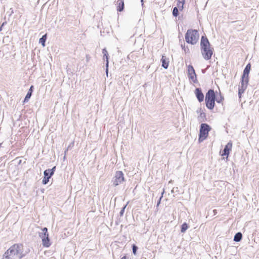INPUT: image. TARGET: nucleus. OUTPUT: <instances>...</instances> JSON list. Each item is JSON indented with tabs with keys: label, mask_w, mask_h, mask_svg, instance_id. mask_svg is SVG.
<instances>
[{
	"label": "nucleus",
	"mask_w": 259,
	"mask_h": 259,
	"mask_svg": "<svg viewBox=\"0 0 259 259\" xmlns=\"http://www.w3.org/2000/svg\"><path fill=\"white\" fill-rule=\"evenodd\" d=\"M120 259H126V256L125 255L122 256Z\"/></svg>",
	"instance_id": "obj_32"
},
{
	"label": "nucleus",
	"mask_w": 259,
	"mask_h": 259,
	"mask_svg": "<svg viewBox=\"0 0 259 259\" xmlns=\"http://www.w3.org/2000/svg\"><path fill=\"white\" fill-rule=\"evenodd\" d=\"M47 40V34L42 35L41 37H40L39 39V43L40 44L42 47H45L46 44V41Z\"/></svg>",
	"instance_id": "obj_20"
},
{
	"label": "nucleus",
	"mask_w": 259,
	"mask_h": 259,
	"mask_svg": "<svg viewBox=\"0 0 259 259\" xmlns=\"http://www.w3.org/2000/svg\"><path fill=\"white\" fill-rule=\"evenodd\" d=\"M31 96H32L31 94L27 92V93L24 98V100L23 101V103L27 102L29 101V99L31 98Z\"/></svg>",
	"instance_id": "obj_23"
},
{
	"label": "nucleus",
	"mask_w": 259,
	"mask_h": 259,
	"mask_svg": "<svg viewBox=\"0 0 259 259\" xmlns=\"http://www.w3.org/2000/svg\"><path fill=\"white\" fill-rule=\"evenodd\" d=\"M224 100V97L221 95V93H220V97L218 99L217 98V100H215V101H217L218 103H221L223 102V101Z\"/></svg>",
	"instance_id": "obj_24"
},
{
	"label": "nucleus",
	"mask_w": 259,
	"mask_h": 259,
	"mask_svg": "<svg viewBox=\"0 0 259 259\" xmlns=\"http://www.w3.org/2000/svg\"><path fill=\"white\" fill-rule=\"evenodd\" d=\"M181 47L182 49L184 51L185 53H187L189 52V49L187 47H185V43L184 44H181Z\"/></svg>",
	"instance_id": "obj_26"
},
{
	"label": "nucleus",
	"mask_w": 259,
	"mask_h": 259,
	"mask_svg": "<svg viewBox=\"0 0 259 259\" xmlns=\"http://www.w3.org/2000/svg\"><path fill=\"white\" fill-rule=\"evenodd\" d=\"M201 53L205 60H209L211 58L213 53V48L205 35H202L200 40Z\"/></svg>",
	"instance_id": "obj_2"
},
{
	"label": "nucleus",
	"mask_w": 259,
	"mask_h": 259,
	"mask_svg": "<svg viewBox=\"0 0 259 259\" xmlns=\"http://www.w3.org/2000/svg\"><path fill=\"white\" fill-rule=\"evenodd\" d=\"M117 7V11L118 12H122L124 8V3L123 0H116Z\"/></svg>",
	"instance_id": "obj_15"
},
{
	"label": "nucleus",
	"mask_w": 259,
	"mask_h": 259,
	"mask_svg": "<svg viewBox=\"0 0 259 259\" xmlns=\"http://www.w3.org/2000/svg\"><path fill=\"white\" fill-rule=\"evenodd\" d=\"M248 82H245L244 81H241V85L239 86L238 89V96L240 98L241 95L243 94L246 90Z\"/></svg>",
	"instance_id": "obj_14"
},
{
	"label": "nucleus",
	"mask_w": 259,
	"mask_h": 259,
	"mask_svg": "<svg viewBox=\"0 0 259 259\" xmlns=\"http://www.w3.org/2000/svg\"><path fill=\"white\" fill-rule=\"evenodd\" d=\"M232 147V143L231 141L229 142L225 146L223 150L222 155L228 156L230 154V151L231 150Z\"/></svg>",
	"instance_id": "obj_12"
},
{
	"label": "nucleus",
	"mask_w": 259,
	"mask_h": 259,
	"mask_svg": "<svg viewBox=\"0 0 259 259\" xmlns=\"http://www.w3.org/2000/svg\"><path fill=\"white\" fill-rule=\"evenodd\" d=\"M143 2H144V1H143V0H141V3H142V6L144 5V4H143Z\"/></svg>",
	"instance_id": "obj_33"
},
{
	"label": "nucleus",
	"mask_w": 259,
	"mask_h": 259,
	"mask_svg": "<svg viewBox=\"0 0 259 259\" xmlns=\"http://www.w3.org/2000/svg\"><path fill=\"white\" fill-rule=\"evenodd\" d=\"M1 1L2 2V0H1Z\"/></svg>",
	"instance_id": "obj_37"
},
{
	"label": "nucleus",
	"mask_w": 259,
	"mask_h": 259,
	"mask_svg": "<svg viewBox=\"0 0 259 259\" xmlns=\"http://www.w3.org/2000/svg\"><path fill=\"white\" fill-rule=\"evenodd\" d=\"M56 168V166H54L51 169H47L44 171V177L42 181V184L46 185L48 183L50 179L54 174Z\"/></svg>",
	"instance_id": "obj_8"
},
{
	"label": "nucleus",
	"mask_w": 259,
	"mask_h": 259,
	"mask_svg": "<svg viewBox=\"0 0 259 259\" xmlns=\"http://www.w3.org/2000/svg\"><path fill=\"white\" fill-rule=\"evenodd\" d=\"M33 89H34V87L32 85L30 86L28 91V93H30L31 94H32V93H33Z\"/></svg>",
	"instance_id": "obj_30"
},
{
	"label": "nucleus",
	"mask_w": 259,
	"mask_h": 259,
	"mask_svg": "<svg viewBox=\"0 0 259 259\" xmlns=\"http://www.w3.org/2000/svg\"><path fill=\"white\" fill-rule=\"evenodd\" d=\"M21 163V160H20L19 163Z\"/></svg>",
	"instance_id": "obj_35"
},
{
	"label": "nucleus",
	"mask_w": 259,
	"mask_h": 259,
	"mask_svg": "<svg viewBox=\"0 0 259 259\" xmlns=\"http://www.w3.org/2000/svg\"><path fill=\"white\" fill-rule=\"evenodd\" d=\"M125 181V179L123 172L120 170L116 171L115 176L113 178V180L112 181L113 185L114 186H117L119 184L123 183V182Z\"/></svg>",
	"instance_id": "obj_7"
},
{
	"label": "nucleus",
	"mask_w": 259,
	"mask_h": 259,
	"mask_svg": "<svg viewBox=\"0 0 259 259\" xmlns=\"http://www.w3.org/2000/svg\"><path fill=\"white\" fill-rule=\"evenodd\" d=\"M41 232L39 233V237L41 239L44 247H49L51 245V240L49 238L48 228L44 227L41 229Z\"/></svg>",
	"instance_id": "obj_6"
},
{
	"label": "nucleus",
	"mask_w": 259,
	"mask_h": 259,
	"mask_svg": "<svg viewBox=\"0 0 259 259\" xmlns=\"http://www.w3.org/2000/svg\"><path fill=\"white\" fill-rule=\"evenodd\" d=\"M251 69V64L248 63L245 66L243 74L241 76V81H244L245 82H248L249 81V73Z\"/></svg>",
	"instance_id": "obj_10"
},
{
	"label": "nucleus",
	"mask_w": 259,
	"mask_h": 259,
	"mask_svg": "<svg viewBox=\"0 0 259 259\" xmlns=\"http://www.w3.org/2000/svg\"><path fill=\"white\" fill-rule=\"evenodd\" d=\"M188 76L189 79L191 80L194 83L198 82L195 71L191 65L188 66Z\"/></svg>",
	"instance_id": "obj_9"
},
{
	"label": "nucleus",
	"mask_w": 259,
	"mask_h": 259,
	"mask_svg": "<svg viewBox=\"0 0 259 259\" xmlns=\"http://www.w3.org/2000/svg\"><path fill=\"white\" fill-rule=\"evenodd\" d=\"M138 249V246H136L135 244H133L132 245L133 253L134 255L137 254V251Z\"/></svg>",
	"instance_id": "obj_25"
},
{
	"label": "nucleus",
	"mask_w": 259,
	"mask_h": 259,
	"mask_svg": "<svg viewBox=\"0 0 259 259\" xmlns=\"http://www.w3.org/2000/svg\"><path fill=\"white\" fill-rule=\"evenodd\" d=\"M185 3V0H178L177 2V6L179 10L182 11L184 8V5Z\"/></svg>",
	"instance_id": "obj_19"
},
{
	"label": "nucleus",
	"mask_w": 259,
	"mask_h": 259,
	"mask_svg": "<svg viewBox=\"0 0 259 259\" xmlns=\"http://www.w3.org/2000/svg\"><path fill=\"white\" fill-rule=\"evenodd\" d=\"M102 53L103 54L104 59L106 61V73L107 75L108 72V66H109V55L106 48L102 50Z\"/></svg>",
	"instance_id": "obj_13"
},
{
	"label": "nucleus",
	"mask_w": 259,
	"mask_h": 259,
	"mask_svg": "<svg viewBox=\"0 0 259 259\" xmlns=\"http://www.w3.org/2000/svg\"><path fill=\"white\" fill-rule=\"evenodd\" d=\"M188 228V225L187 223H184L181 227V232L182 233H185Z\"/></svg>",
	"instance_id": "obj_21"
},
{
	"label": "nucleus",
	"mask_w": 259,
	"mask_h": 259,
	"mask_svg": "<svg viewBox=\"0 0 259 259\" xmlns=\"http://www.w3.org/2000/svg\"><path fill=\"white\" fill-rule=\"evenodd\" d=\"M23 250L22 244H14L4 253L2 259H21L26 255Z\"/></svg>",
	"instance_id": "obj_1"
},
{
	"label": "nucleus",
	"mask_w": 259,
	"mask_h": 259,
	"mask_svg": "<svg viewBox=\"0 0 259 259\" xmlns=\"http://www.w3.org/2000/svg\"><path fill=\"white\" fill-rule=\"evenodd\" d=\"M211 130V127L207 123H201L199 130L198 141L202 142L207 138L208 133Z\"/></svg>",
	"instance_id": "obj_5"
},
{
	"label": "nucleus",
	"mask_w": 259,
	"mask_h": 259,
	"mask_svg": "<svg viewBox=\"0 0 259 259\" xmlns=\"http://www.w3.org/2000/svg\"><path fill=\"white\" fill-rule=\"evenodd\" d=\"M197 112L200 113L199 116L198 117L199 120H201V121H204V119L206 118L205 113L202 110L201 108H200L199 111L197 110Z\"/></svg>",
	"instance_id": "obj_18"
},
{
	"label": "nucleus",
	"mask_w": 259,
	"mask_h": 259,
	"mask_svg": "<svg viewBox=\"0 0 259 259\" xmlns=\"http://www.w3.org/2000/svg\"><path fill=\"white\" fill-rule=\"evenodd\" d=\"M73 145H74V142H72L67 147V149L65 151V155L64 156V159L66 157V152H67V151L68 150V149H69L70 147H71V146H73Z\"/></svg>",
	"instance_id": "obj_29"
},
{
	"label": "nucleus",
	"mask_w": 259,
	"mask_h": 259,
	"mask_svg": "<svg viewBox=\"0 0 259 259\" xmlns=\"http://www.w3.org/2000/svg\"><path fill=\"white\" fill-rule=\"evenodd\" d=\"M185 40L188 44L195 45L199 38L198 32L196 29H188L185 36Z\"/></svg>",
	"instance_id": "obj_4"
},
{
	"label": "nucleus",
	"mask_w": 259,
	"mask_h": 259,
	"mask_svg": "<svg viewBox=\"0 0 259 259\" xmlns=\"http://www.w3.org/2000/svg\"><path fill=\"white\" fill-rule=\"evenodd\" d=\"M164 193V190H163L162 192L161 193V196L160 197L159 199H158V201L157 202V205H156L157 207H158L159 205V204H160L161 200V199H162V198L163 197V195Z\"/></svg>",
	"instance_id": "obj_27"
},
{
	"label": "nucleus",
	"mask_w": 259,
	"mask_h": 259,
	"mask_svg": "<svg viewBox=\"0 0 259 259\" xmlns=\"http://www.w3.org/2000/svg\"><path fill=\"white\" fill-rule=\"evenodd\" d=\"M195 95L198 101L201 103L204 100V94L200 88H197L195 90Z\"/></svg>",
	"instance_id": "obj_11"
},
{
	"label": "nucleus",
	"mask_w": 259,
	"mask_h": 259,
	"mask_svg": "<svg viewBox=\"0 0 259 259\" xmlns=\"http://www.w3.org/2000/svg\"><path fill=\"white\" fill-rule=\"evenodd\" d=\"M3 27L2 26H0V31L2 30Z\"/></svg>",
	"instance_id": "obj_34"
},
{
	"label": "nucleus",
	"mask_w": 259,
	"mask_h": 259,
	"mask_svg": "<svg viewBox=\"0 0 259 259\" xmlns=\"http://www.w3.org/2000/svg\"><path fill=\"white\" fill-rule=\"evenodd\" d=\"M217 97L213 89H209L206 94L205 102L206 107L209 110H212L215 106Z\"/></svg>",
	"instance_id": "obj_3"
},
{
	"label": "nucleus",
	"mask_w": 259,
	"mask_h": 259,
	"mask_svg": "<svg viewBox=\"0 0 259 259\" xmlns=\"http://www.w3.org/2000/svg\"><path fill=\"white\" fill-rule=\"evenodd\" d=\"M178 7H174L173 8V10H172V15L174 16V17H177L178 15H179V10H178Z\"/></svg>",
	"instance_id": "obj_22"
},
{
	"label": "nucleus",
	"mask_w": 259,
	"mask_h": 259,
	"mask_svg": "<svg viewBox=\"0 0 259 259\" xmlns=\"http://www.w3.org/2000/svg\"><path fill=\"white\" fill-rule=\"evenodd\" d=\"M127 206V204L126 205H125L121 209L120 212H119V214H120V216H122L123 215V213L124 212V210H125V209L126 208Z\"/></svg>",
	"instance_id": "obj_28"
},
{
	"label": "nucleus",
	"mask_w": 259,
	"mask_h": 259,
	"mask_svg": "<svg viewBox=\"0 0 259 259\" xmlns=\"http://www.w3.org/2000/svg\"><path fill=\"white\" fill-rule=\"evenodd\" d=\"M6 24H7V22L6 21H5L4 22L1 26H2V27H3Z\"/></svg>",
	"instance_id": "obj_31"
},
{
	"label": "nucleus",
	"mask_w": 259,
	"mask_h": 259,
	"mask_svg": "<svg viewBox=\"0 0 259 259\" xmlns=\"http://www.w3.org/2000/svg\"><path fill=\"white\" fill-rule=\"evenodd\" d=\"M242 238V234L241 232H237V233L235 234L234 237V239H233V240L235 241V242H240L241 239Z\"/></svg>",
	"instance_id": "obj_17"
},
{
	"label": "nucleus",
	"mask_w": 259,
	"mask_h": 259,
	"mask_svg": "<svg viewBox=\"0 0 259 259\" xmlns=\"http://www.w3.org/2000/svg\"><path fill=\"white\" fill-rule=\"evenodd\" d=\"M1 147V144H0V147Z\"/></svg>",
	"instance_id": "obj_36"
},
{
	"label": "nucleus",
	"mask_w": 259,
	"mask_h": 259,
	"mask_svg": "<svg viewBox=\"0 0 259 259\" xmlns=\"http://www.w3.org/2000/svg\"><path fill=\"white\" fill-rule=\"evenodd\" d=\"M161 66L164 69H167L169 65V61L168 59L166 58V57L164 55L162 56V58L161 59Z\"/></svg>",
	"instance_id": "obj_16"
}]
</instances>
